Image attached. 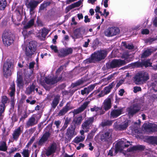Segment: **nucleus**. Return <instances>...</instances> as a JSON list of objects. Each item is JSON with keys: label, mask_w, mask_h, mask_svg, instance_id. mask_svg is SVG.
Here are the masks:
<instances>
[{"label": "nucleus", "mask_w": 157, "mask_h": 157, "mask_svg": "<svg viewBox=\"0 0 157 157\" xmlns=\"http://www.w3.org/2000/svg\"><path fill=\"white\" fill-rule=\"evenodd\" d=\"M129 56L128 53L124 54L122 56V58L124 60L121 59H114L113 60L110 64V67L112 68L119 67L125 65L129 62L130 60L129 59Z\"/></svg>", "instance_id": "1"}, {"label": "nucleus", "mask_w": 157, "mask_h": 157, "mask_svg": "<svg viewBox=\"0 0 157 157\" xmlns=\"http://www.w3.org/2000/svg\"><path fill=\"white\" fill-rule=\"evenodd\" d=\"M63 69L62 67H60L56 71V75L53 78L48 77H45L44 79L45 82L49 85H53L60 81L62 78V75H59Z\"/></svg>", "instance_id": "2"}, {"label": "nucleus", "mask_w": 157, "mask_h": 157, "mask_svg": "<svg viewBox=\"0 0 157 157\" xmlns=\"http://www.w3.org/2000/svg\"><path fill=\"white\" fill-rule=\"evenodd\" d=\"M149 79L148 73L145 71L139 72L137 73L134 77L135 83L137 85L146 81Z\"/></svg>", "instance_id": "3"}, {"label": "nucleus", "mask_w": 157, "mask_h": 157, "mask_svg": "<svg viewBox=\"0 0 157 157\" xmlns=\"http://www.w3.org/2000/svg\"><path fill=\"white\" fill-rule=\"evenodd\" d=\"M107 55L106 51L105 50H101L97 52H95L92 55L91 59L89 61L90 63L94 62L95 61H99L103 59Z\"/></svg>", "instance_id": "4"}, {"label": "nucleus", "mask_w": 157, "mask_h": 157, "mask_svg": "<svg viewBox=\"0 0 157 157\" xmlns=\"http://www.w3.org/2000/svg\"><path fill=\"white\" fill-rule=\"evenodd\" d=\"M94 121V118L93 117L86 118L81 125V128L85 130L86 132H88Z\"/></svg>", "instance_id": "5"}, {"label": "nucleus", "mask_w": 157, "mask_h": 157, "mask_svg": "<svg viewBox=\"0 0 157 157\" xmlns=\"http://www.w3.org/2000/svg\"><path fill=\"white\" fill-rule=\"evenodd\" d=\"M2 37L3 44L5 46H8L13 42V39L10 33L7 32H4L2 34Z\"/></svg>", "instance_id": "6"}, {"label": "nucleus", "mask_w": 157, "mask_h": 157, "mask_svg": "<svg viewBox=\"0 0 157 157\" xmlns=\"http://www.w3.org/2000/svg\"><path fill=\"white\" fill-rule=\"evenodd\" d=\"M36 51V47L34 44V42H30L29 45L26 47L25 53L26 56L30 58Z\"/></svg>", "instance_id": "7"}, {"label": "nucleus", "mask_w": 157, "mask_h": 157, "mask_svg": "<svg viewBox=\"0 0 157 157\" xmlns=\"http://www.w3.org/2000/svg\"><path fill=\"white\" fill-rule=\"evenodd\" d=\"M13 65L11 62L6 61L4 63L3 67V74L6 76L10 75L11 70L13 67Z\"/></svg>", "instance_id": "8"}, {"label": "nucleus", "mask_w": 157, "mask_h": 157, "mask_svg": "<svg viewBox=\"0 0 157 157\" xmlns=\"http://www.w3.org/2000/svg\"><path fill=\"white\" fill-rule=\"evenodd\" d=\"M140 109V105L135 104L128 107L126 111L129 117L132 116L134 114L138 112Z\"/></svg>", "instance_id": "9"}, {"label": "nucleus", "mask_w": 157, "mask_h": 157, "mask_svg": "<svg viewBox=\"0 0 157 157\" xmlns=\"http://www.w3.org/2000/svg\"><path fill=\"white\" fill-rule=\"evenodd\" d=\"M113 99L112 97L109 96L106 98L103 102L101 106L102 109L105 112L110 109L112 105V101Z\"/></svg>", "instance_id": "10"}, {"label": "nucleus", "mask_w": 157, "mask_h": 157, "mask_svg": "<svg viewBox=\"0 0 157 157\" xmlns=\"http://www.w3.org/2000/svg\"><path fill=\"white\" fill-rule=\"evenodd\" d=\"M123 108L119 107L118 109H112L110 117L111 119L116 118L123 113Z\"/></svg>", "instance_id": "11"}, {"label": "nucleus", "mask_w": 157, "mask_h": 157, "mask_svg": "<svg viewBox=\"0 0 157 157\" xmlns=\"http://www.w3.org/2000/svg\"><path fill=\"white\" fill-rule=\"evenodd\" d=\"M73 51V49L71 48H62L59 50L58 56L60 57H63L71 54Z\"/></svg>", "instance_id": "12"}, {"label": "nucleus", "mask_w": 157, "mask_h": 157, "mask_svg": "<svg viewBox=\"0 0 157 157\" xmlns=\"http://www.w3.org/2000/svg\"><path fill=\"white\" fill-rule=\"evenodd\" d=\"M57 149V145L56 143H53L50 144L48 147L45 149V154L48 156L55 153Z\"/></svg>", "instance_id": "13"}, {"label": "nucleus", "mask_w": 157, "mask_h": 157, "mask_svg": "<svg viewBox=\"0 0 157 157\" xmlns=\"http://www.w3.org/2000/svg\"><path fill=\"white\" fill-rule=\"evenodd\" d=\"M120 32L119 29L117 27L109 28L105 31V33L108 36H113L118 34Z\"/></svg>", "instance_id": "14"}, {"label": "nucleus", "mask_w": 157, "mask_h": 157, "mask_svg": "<svg viewBox=\"0 0 157 157\" xmlns=\"http://www.w3.org/2000/svg\"><path fill=\"white\" fill-rule=\"evenodd\" d=\"M50 135L51 134L49 132H45L38 142V145L40 146L43 145L47 141Z\"/></svg>", "instance_id": "15"}, {"label": "nucleus", "mask_w": 157, "mask_h": 157, "mask_svg": "<svg viewBox=\"0 0 157 157\" xmlns=\"http://www.w3.org/2000/svg\"><path fill=\"white\" fill-rule=\"evenodd\" d=\"M128 121H125L120 124H115L114 128L116 130L123 131L126 129L128 126Z\"/></svg>", "instance_id": "16"}, {"label": "nucleus", "mask_w": 157, "mask_h": 157, "mask_svg": "<svg viewBox=\"0 0 157 157\" xmlns=\"http://www.w3.org/2000/svg\"><path fill=\"white\" fill-rule=\"evenodd\" d=\"M112 132L111 130L106 131L104 134L102 135L101 137V140L107 142L111 141L112 138Z\"/></svg>", "instance_id": "17"}, {"label": "nucleus", "mask_w": 157, "mask_h": 157, "mask_svg": "<svg viewBox=\"0 0 157 157\" xmlns=\"http://www.w3.org/2000/svg\"><path fill=\"white\" fill-rule=\"evenodd\" d=\"M23 129L22 127L20 126L14 130L12 134L13 138L14 140L17 141L18 140L23 132Z\"/></svg>", "instance_id": "18"}, {"label": "nucleus", "mask_w": 157, "mask_h": 157, "mask_svg": "<svg viewBox=\"0 0 157 157\" xmlns=\"http://www.w3.org/2000/svg\"><path fill=\"white\" fill-rule=\"evenodd\" d=\"M38 123V120L36 119L33 115L29 118L26 122V127L28 128L33 126Z\"/></svg>", "instance_id": "19"}, {"label": "nucleus", "mask_w": 157, "mask_h": 157, "mask_svg": "<svg viewBox=\"0 0 157 157\" xmlns=\"http://www.w3.org/2000/svg\"><path fill=\"white\" fill-rule=\"evenodd\" d=\"M39 3L40 2L38 1L32 0L29 2L28 4H26V5L28 8L30 9V12L31 13Z\"/></svg>", "instance_id": "20"}, {"label": "nucleus", "mask_w": 157, "mask_h": 157, "mask_svg": "<svg viewBox=\"0 0 157 157\" xmlns=\"http://www.w3.org/2000/svg\"><path fill=\"white\" fill-rule=\"evenodd\" d=\"M75 127L72 125L71 126L68 128L66 133V135L68 139H71L76 135L75 133Z\"/></svg>", "instance_id": "21"}, {"label": "nucleus", "mask_w": 157, "mask_h": 157, "mask_svg": "<svg viewBox=\"0 0 157 157\" xmlns=\"http://www.w3.org/2000/svg\"><path fill=\"white\" fill-rule=\"evenodd\" d=\"M89 102V101H86L79 108L74 110L73 111L74 114H77L83 111L86 108Z\"/></svg>", "instance_id": "22"}, {"label": "nucleus", "mask_w": 157, "mask_h": 157, "mask_svg": "<svg viewBox=\"0 0 157 157\" xmlns=\"http://www.w3.org/2000/svg\"><path fill=\"white\" fill-rule=\"evenodd\" d=\"M95 86V84L91 85L87 87H85L83 90H81V94L82 95L88 94L90 92L92 91Z\"/></svg>", "instance_id": "23"}, {"label": "nucleus", "mask_w": 157, "mask_h": 157, "mask_svg": "<svg viewBox=\"0 0 157 157\" xmlns=\"http://www.w3.org/2000/svg\"><path fill=\"white\" fill-rule=\"evenodd\" d=\"M145 128L146 129H148L150 132H153L157 131V125L154 124H148L144 125Z\"/></svg>", "instance_id": "24"}, {"label": "nucleus", "mask_w": 157, "mask_h": 157, "mask_svg": "<svg viewBox=\"0 0 157 157\" xmlns=\"http://www.w3.org/2000/svg\"><path fill=\"white\" fill-rule=\"evenodd\" d=\"M70 103L68 102L66 105L58 113V115L61 116L64 115L66 113L67 111L70 109Z\"/></svg>", "instance_id": "25"}, {"label": "nucleus", "mask_w": 157, "mask_h": 157, "mask_svg": "<svg viewBox=\"0 0 157 157\" xmlns=\"http://www.w3.org/2000/svg\"><path fill=\"white\" fill-rule=\"evenodd\" d=\"M34 19H31L24 27L23 29V31L22 32V34L24 35L26 32L25 30L29 28L32 26L34 24Z\"/></svg>", "instance_id": "26"}, {"label": "nucleus", "mask_w": 157, "mask_h": 157, "mask_svg": "<svg viewBox=\"0 0 157 157\" xmlns=\"http://www.w3.org/2000/svg\"><path fill=\"white\" fill-rule=\"evenodd\" d=\"M92 112L95 111L98 115H101L105 113L104 110L101 107H98L95 106L93 108H90Z\"/></svg>", "instance_id": "27"}, {"label": "nucleus", "mask_w": 157, "mask_h": 157, "mask_svg": "<svg viewBox=\"0 0 157 157\" xmlns=\"http://www.w3.org/2000/svg\"><path fill=\"white\" fill-rule=\"evenodd\" d=\"M115 85V84L114 83V82H112L108 86H107L104 88V89L102 90H103V92H104L105 95L107 94L110 92L111 89L113 86H114Z\"/></svg>", "instance_id": "28"}, {"label": "nucleus", "mask_w": 157, "mask_h": 157, "mask_svg": "<svg viewBox=\"0 0 157 157\" xmlns=\"http://www.w3.org/2000/svg\"><path fill=\"white\" fill-rule=\"evenodd\" d=\"M35 89V86L33 84L26 88L25 93L28 95H29L32 94V92H34Z\"/></svg>", "instance_id": "29"}, {"label": "nucleus", "mask_w": 157, "mask_h": 157, "mask_svg": "<svg viewBox=\"0 0 157 157\" xmlns=\"http://www.w3.org/2000/svg\"><path fill=\"white\" fill-rule=\"evenodd\" d=\"M82 121V116H80L75 117L73 121L72 122L75 125H80Z\"/></svg>", "instance_id": "30"}, {"label": "nucleus", "mask_w": 157, "mask_h": 157, "mask_svg": "<svg viewBox=\"0 0 157 157\" xmlns=\"http://www.w3.org/2000/svg\"><path fill=\"white\" fill-rule=\"evenodd\" d=\"M147 140L148 142L150 144L157 145V136H150L147 138Z\"/></svg>", "instance_id": "31"}, {"label": "nucleus", "mask_w": 157, "mask_h": 157, "mask_svg": "<svg viewBox=\"0 0 157 157\" xmlns=\"http://www.w3.org/2000/svg\"><path fill=\"white\" fill-rule=\"evenodd\" d=\"M60 97L59 96L57 95L54 99L52 103L51 104L53 108L55 109L59 103L60 100Z\"/></svg>", "instance_id": "32"}, {"label": "nucleus", "mask_w": 157, "mask_h": 157, "mask_svg": "<svg viewBox=\"0 0 157 157\" xmlns=\"http://www.w3.org/2000/svg\"><path fill=\"white\" fill-rule=\"evenodd\" d=\"M126 141L123 140H121L117 143V145L119 147H121L122 148H124V147H127L129 146L128 144H126Z\"/></svg>", "instance_id": "33"}, {"label": "nucleus", "mask_w": 157, "mask_h": 157, "mask_svg": "<svg viewBox=\"0 0 157 157\" xmlns=\"http://www.w3.org/2000/svg\"><path fill=\"white\" fill-rule=\"evenodd\" d=\"M85 139V136H78L75 138L73 142L76 144H78L83 141Z\"/></svg>", "instance_id": "34"}, {"label": "nucleus", "mask_w": 157, "mask_h": 157, "mask_svg": "<svg viewBox=\"0 0 157 157\" xmlns=\"http://www.w3.org/2000/svg\"><path fill=\"white\" fill-rule=\"evenodd\" d=\"M152 51L151 49H147L145 50L142 54L141 58H145L148 56L151 55Z\"/></svg>", "instance_id": "35"}, {"label": "nucleus", "mask_w": 157, "mask_h": 157, "mask_svg": "<svg viewBox=\"0 0 157 157\" xmlns=\"http://www.w3.org/2000/svg\"><path fill=\"white\" fill-rule=\"evenodd\" d=\"M9 94L11 97H13L15 92V85L14 83L11 85L9 89Z\"/></svg>", "instance_id": "36"}, {"label": "nucleus", "mask_w": 157, "mask_h": 157, "mask_svg": "<svg viewBox=\"0 0 157 157\" xmlns=\"http://www.w3.org/2000/svg\"><path fill=\"white\" fill-rule=\"evenodd\" d=\"M31 151L28 149H23L21 154L23 157H29Z\"/></svg>", "instance_id": "37"}, {"label": "nucleus", "mask_w": 157, "mask_h": 157, "mask_svg": "<svg viewBox=\"0 0 157 157\" xmlns=\"http://www.w3.org/2000/svg\"><path fill=\"white\" fill-rule=\"evenodd\" d=\"M155 82L151 83V86L152 88L154 90V92H157V89H156V86H157V75H155Z\"/></svg>", "instance_id": "38"}, {"label": "nucleus", "mask_w": 157, "mask_h": 157, "mask_svg": "<svg viewBox=\"0 0 157 157\" xmlns=\"http://www.w3.org/2000/svg\"><path fill=\"white\" fill-rule=\"evenodd\" d=\"M141 63L142 67L144 66L145 67H147L148 66H151L152 64V63L150 62V59L142 61Z\"/></svg>", "instance_id": "39"}, {"label": "nucleus", "mask_w": 157, "mask_h": 157, "mask_svg": "<svg viewBox=\"0 0 157 157\" xmlns=\"http://www.w3.org/2000/svg\"><path fill=\"white\" fill-rule=\"evenodd\" d=\"M17 85L19 87L22 86L24 85V82L22 77L19 76L17 79Z\"/></svg>", "instance_id": "40"}, {"label": "nucleus", "mask_w": 157, "mask_h": 157, "mask_svg": "<svg viewBox=\"0 0 157 157\" xmlns=\"http://www.w3.org/2000/svg\"><path fill=\"white\" fill-rule=\"evenodd\" d=\"M7 149L6 143L4 141L0 143V151H5Z\"/></svg>", "instance_id": "41"}, {"label": "nucleus", "mask_w": 157, "mask_h": 157, "mask_svg": "<svg viewBox=\"0 0 157 157\" xmlns=\"http://www.w3.org/2000/svg\"><path fill=\"white\" fill-rule=\"evenodd\" d=\"M7 5L6 0H0V9L3 10L6 8Z\"/></svg>", "instance_id": "42"}, {"label": "nucleus", "mask_w": 157, "mask_h": 157, "mask_svg": "<svg viewBox=\"0 0 157 157\" xmlns=\"http://www.w3.org/2000/svg\"><path fill=\"white\" fill-rule=\"evenodd\" d=\"M145 148V146L142 145H137L133 146L131 148L132 151L142 150Z\"/></svg>", "instance_id": "43"}, {"label": "nucleus", "mask_w": 157, "mask_h": 157, "mask_svg": "<svg viewBox=\"0 0 157 157\" xmlns=\"http://www.w3.org/2000/svg\"><path fill=\"white\" fill-rule=\"evenodd\" d=\"M132 66L133 67H142L141 63L140 62H136L131 63Z\"/></svg>", "instance_id": "44"}, {"label": "nucleus", "mask_w": 157, "mask_h": 157, "mask_svg": "<svg viewBox=\"0 0 157 157\" xmlns=\"http://www.w3.org/2000/svg\"><path fill=\"white\" fill-rule=\"evenodd\" d=\"M5 108V105L2 104L0 105V117H1L0 119H2L3 118V116L2 115V114L4 112Z\"/></svg>", "instance_id": "45"}, {"label": "nucleus", "mask_w": 157, "mask_h": 157, "mask_svg": "<svg viewBox=\"0 0 157 157\" xmlns=\"http://www.w3.org/2000/svg\"><path fill=\"white\" fill-rule=\"evenodd\" d=\"M49 31L48 30L45 29L44 28L42 30L41 35L43 37H45L48 34Z\"/></svg>", "instance_id": "46"}, {"label": "nucleus", "mask_w": 157, "mask_h": 157, "mask_svg": "<svg viewBox=\"0 0 157 157\" xmlns=\"http://www.w3.org/2000/svg\"><path fill=\"white\" fill-rule=\"evenodd\" d=\"M124 46L126 48L129 49H132L134 48V46L132 44H127L125 42H122Z\"/></svg>", "instance_id": "47"}, {"label": "nucleus", "mask_w": 157, "mask_h": 157, "mask_svg": "<svg viewBox=\"0 0 157 157\" xmlns=\"http://www.w3.org/2000/svg\"><path fill=\"white\" fill-rule=\"evenodd\" d=\"M50 3V2H47L45 3H43L40 5V9L43 10L46 8L48 6H49Z\"/></svg>", "instance_id": "48"}, {"label": "nucleus", "mask_w": 157, "mask_h": 157, "mask_svg": "<svg viewBox=\"0 0 157 157\" xmlns=\"http://www.w3.org/2000/svg\"><path fill=\"white\" fill-rule=\"evenodd\" d=\"M8 100V98L6 96H3L2 97L1 102L2 105H5V104L6 103Z\"/></svg>", "instance_id": "49"}, {"label": "nucleus", "mask_w": 157, "mask_h": 157, "mask_svg": "<svg viewBox=\"0 0 157 157\" xmlns=\"http://www.w3.org/2000/svg\"><path fill=\"white\" fill-rule=\"evenodd\" d=\"M74 35L78 38L80 35V30L79 29H76L74 32Z\"/></svg>", "instance_id": "50"}, {"label": "nucleus", "mask_w": 157, "mask_h": 157, "mask_svg": "<svg viewBox=\"0 0 157 157\" xmlns=\"http://www.w3.org/2000/svg\"><path fill=\"white\" fill-rule=\"evenodd\" d=\"M82 1L83 0H82V1H81V0H80L77 2L72 4V5H73L74 8H75L76 7H78L79 6H80L82 3Z\"/></svg>", "instance_id": "51"}, {"label": "nucleus", "mask_w": 157, "mask_h": 157, "mask_svg": "<svg viewBox=\"0 0 157 157\" xmlns=\"http://www.w3.org/2000/svg\"><path fill=\"white\" fill-rule=\"evenodd\" d=\"M113 123V121H112L108 120L105 122L102 123L103 126H109L111 125Z\"/></svg>", "instance_id": "52"}, {"label": "nucleus", "mask_w": 157, "mask_h": 157, "mask_svg": "<svg viewBox=\"0 0 157 157\" xmlns=\"http://www.w3.org/2000/svg\"><path fill=\"white\" fill-rule=\"evenodd\" d=\"M83 82L84 81L82 79H80L73 84V86H75L79 85L82 84L83 83Z\"/></svg>", "instance_id": "53"}, {"label": "nucleus", "mask_w": 157, "mask_h": 157, "mask_svg": "<svg viewBox=\"0 0 157 157\" xmlns=\"http://www.w3.org/2000/svg\"><path fill=\"white\" fill-rule=\"evenodd\" d=\"M97 130V128H94L91 131L90 133L89 134L88 136L91 138L93 137L94 135V133L96 132Z\"/></svg>", "instance_id": "54"}, {"label": "nucleus", "mask_w": 157, "mask_h": 157, "mask_svg": "<svg viewBox=\"0 0 157 157\" xmlns=\"http://www.w3.org/2000/svg\"><path fill=\"white\" fill-rule=\"evenodd\" d=\"M134 92L135 93H136L137 92L140 91L141 90L140 87L138 86H135L134 87Z\"/></svg>", "instance_id": "55"}, {"label": "nucleus", "mask_w": 157, "mask_h": 157, "mask_svg": "<svg viewBox=\"0 0 157 157\" xmlns=\"http://www.w3.org/2000/svg\"><path fill=\"white\" fill-rule=\"evenodd\" d=\"M74 8L73 6V5H72V4H71V5L68 6L67 7H66V12H69L70 10Z\"/></svg>", "instance_id": "56"}, {"label": "nucleus", "mask_w": 157, "mask_h": 157, "mask_svg": "<svg viewBox=\"0 0 157 157\" xmlns=\"http://www.w3.org/2000/svg\"><path fill=\"white\" fill-rule=\"evenodd\" d=\"M114 74H112L110 75H109L106 78V79L107 81H110L111 80L113 79L114 78Z\"/></svg>", "instance_id": "57"}, {"label": "nucleus", "mask_w": 157, "mask_h": 157, "mask_svg": "<svg viewBox=\"0 0 157 157\" xmlns=\"http://www.w3.org/2000/svg\"><path fill=\"white\" fill-rule=\"evenodd\" d=\"M50 48L52 49L55 52H57L58 49L56 46L52 45L50 46Z\"/></svg>", "instance_id": "58"}, {"label": "nucleus", "mask_w": 157, "mask_h": 157, "mask_svg": "<svg viewBox=\"0 0 157 157\" xmlns=\"http://www.w3.org/2000/svg\"><path fill=\"white\" fill-rule=\"evenodd\" d=\"M84 147H85V145L84 144H83L82 143H80L79 144V145L76 147V149L78 150H79L81 148H83Z\"/></svg>", "instance_id": "59"}, {"label": "nucleus", "mask_w": 157, "mask_h": 157, "mask_svg": "<svg viewBox=\"0 0 157 157\" xmlns=\"http://www.w3.org/2000/svg\"><path fill=\"white\" fill-rule=\"evenodd\" d=\"M95 10L96 13H99L101 14V15H103L102 12L100 11V7L99 6H97Z\"/></svg>", "instance_id": "60"}, {"label": "nucleus", "mask_w": 157, "mask_h": 157, "mask_svg": "<svg viewBox=\"0 0 157 157\" xmlns=\"http://www.w3.org/2000/svg\"><path fill=\"white\" fill-rule=\"evenodd\" d=\"M61 123V122L60 121H55L54 124L56 125L57 128H59V125Z\"/></svg>", "instance_id": "61"}, {"label": "nucleus", "mask_w": 157, "mask_h": 157, "mask_svg": "<svg viewBox=\"0 0 157 157\" xmlns=\"http://www.w3.org/2000/svg\"><path fill=\"white\" fill-rule=\"evenodd\" d=\"M142 33L143 34H147L149 33V30L147 29H143L142 31Z\"/></svg>", "instance_id": "62"}, {"label": "nucleus", "mask_w": 157, "mask_h": 157, "mask_svg": "<svg viewBox=\"0 0 157 157\" xmlns=\"http://www.w3.org/2000/svg\"><path fill=\"white\" fill-rule=\"evenodd\" d=\"M124 82V80H120L119 82H118L117 85L116 87H118L120 86H121Z\"/></svg>", "instance_id": "63"}, {"label": "nucleus", "mask_w": 157, "mask_h": 157, "mask_svg": "<svg viewBox=\"0 0 157 157\" xmlns=\"http://www.w3.org/2000/svg\"><path fill=\"white\" fill-rule=\"evenodd\" d=\"M119 94L121 96H122L124 92V90L123 89H121L119 91Z\"/></svg>", "instance_id": "64"}]
</instances>
